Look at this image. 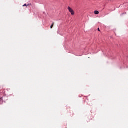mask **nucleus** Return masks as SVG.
I'll list each match as a JSON object with an SVG mask.
<instances>
[{"label": "nucleus", "mask_w": 128, "mask_h": 128, "mask_svg": "<svg viewBox=\"0 0 128 128\" xmlns=\"http://www.w3.org/2000/svg\"><path fill=\"white\" fill-rule=\"evenodd\" d=\"M68 10L70 12L72 16H74V10H72V8L68 6Z\"/></svg>", "instance_id": "nucleus-1"}, {"label": "nucleus", "mask_w": 128, "mask_h": 128, "mask_svg": "<svg viewBox=\"0 0 128 128\" xmlns=\"http://www.w3.org/2000/svg\"><path fill=\"white\" fill-rule=\"evenodd\" d=\"M100 14V12L98 11H94L95 14Z\"/></svg>", "instance_id": "nucleus-2"}, {"label": "nucleus", "mask_w": 128, "mask_h": 128, "mask_svg": "<svg viewBox=\"0 0 128 128\" xmlns=\"http://www.w3.org/2000/svg\"><path fill=\"white\" fill-rule=\"evenodd\" d=\"M54 23L53 22L50 26V28H54Z\"/></svg>", "instance_id": "nucleus-3"}, {"label": "nucleus", "mask_w": 128, "mask_h": 128, "mask_svg": "<svg viewBox=\"0 0 128 128\" xmlns=\"http://www.w3.org/2000/svg\"><path fill=\"white\" fill-rule=\"evenodd\" d=\"M23 6H28L26 5V4H24Z\"/></svg>", "instance_id": "nucleus-4"}, {"label": "nucleus", "mask_w": 128, "mask_h": 128, "mask_svg": "<svg viewBox=\"0 0 128 128\" xmlns=\"http://www.w3.org/2000/svg\"><path fill=\"white\" fill-rule=\"evenodd\" d=\"M98 32H100V28H98Z\"/></svg>", "instance_id": "nucleus-5"}, {"label": "nucleus", "mask_w": 128, "mask_h": 128, "mask_svg": "<svg viewBox=\"0 0 128 128\" xmlns=\"http://www.w3.org/2000/svg\"><path fill=\"white\" fill-rule=\"evenodd\" d=\"M28 6H30V4H28Z\"/></svg>", "instance_id": "nucleus-6"}]
</instances>
